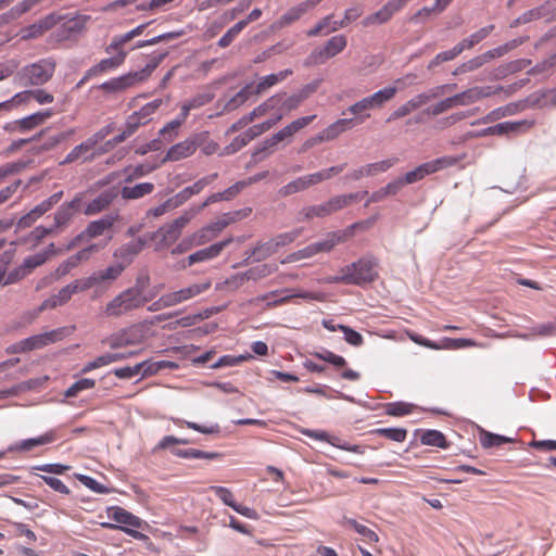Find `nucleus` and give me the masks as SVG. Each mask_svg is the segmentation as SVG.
Segmentation results:
<instances>
[{
  "label": "nucleus",
  "mask_w": 556,
  "mask_h": 556,
  "mask_svg": "<svg viewBox=\"0 0 556 556\" xmlns=\"http://www.w3.org/2000/svg\"><path fill=\"white\" fill-rule=\"evenodd\" d=\"M149 278H138L136 286L130 287L118 293L104 307L106 317L117 318L141 308L152 296L143 295V288L148 283Z\"/></svg>",
  "instance_id": "obj_1"
},
{
  "label": "nucleus",
  "mask_w": 556,
  "mask_h": 556,
  "mask_svg": "<svg viewBox=\"0 0 556 556\" xmlns=\"http://www.w3.org/2000/svg\"><path fill=\"white\" fill-rule=\"evenodd\" d=\"M164 58L165 54L154 55L142 70L129 72L119 77L112 78L109 81L103 83L100 88L108 92H121L136 86L137 84L143 83L152 75Z\"/></svg>",
  "instance_id": "obj_2"
},
{
  "label": "nucleus",
  "mask_w": 556,
  "mask_h": 556,
  "mask_svg": "<svg viewBox=\"0 0 556 556\" xmlns=\"http://www.w3.org/2000/svg\"><path fill=\"white\" fill-rule=\"evenodd\" d=\"M197 214L198 211H186L182 215L174 219L172 223L160 227L151 236V240L154 242V249L156 251H161L174 244L180 237L184 228L191 222V219Z\"/></svg>",
  "instance_id": "obj_3"
},
{
  "label": "nucleus",
  "mask_w": 556,
  "mask_h": 556,
  "mask_svg": "<svg viewBox=\"0 0 556 556\" xmlns=\"http://www.w3.org/2000/svg\"><path fill=\"white\" fill-rule=\"evenodd\" d=\"M108 516L110 519H112L115 522L123 525V526L104 522V523H102V527H104L106 529L122 530L126 534L130 535L131 538H134L136 540H146L147 539L146 534H143L142 532L137 530L142 527L143 521L139 517L129 513L128 510H126L119 506H112V507L108 508Z\"/></svg>",
  "instance_id": "obj_4"
},
{
  "label": "nucleus",
  "mask_w": 556,
  "mask_h": 556,
  "mask_svg": "<svg viewBox=\"0 0 556 556\" xmlns=\"http://www.w3.org/2000/svg\"><path fill=\"white\" fill-rule=\"evenodd\" d=\"M378 262L374 257H362L358 261L341 268L345 273L349 285L364 286L375 281L378 277Z\"/></svg>",
  "instance_id": "obj_5"
},
{
  "label": "nucleus",
  "mask_w": 556,
  "mask_h": 556,
  "mask_svg": "<svg viewBox=\"0 0 556 556\" xmlns=\"http://www.w3.org/2000/svg\"><path fill=\"white\" fill-rule=\"evenodd\" d=\"M113 131L112 125H108L87 140L76 146L64 159L62 164H70L77 161H92L99 153L94 152V148L99 142H101L106 136H109Z\"/></svg>",
  "instance_id": "obj_6"
},
{
  "label": "nucleus",
  "mask_w": 556,
  "mask_h": 556,
  "mask_svg": "<svg viewBox=\"0 0 556 556\" xmlns=\"http://www.w3.org/2000/svg\"><path fill=\"white\" fill-rule=\"evenodd\" d=\"M290 75H292L291 70H283L277 74H270L262 77L256 85L248 84L231 99L230 103L236 106L240 105L244 103L252 94L263 93L265 90L274 87L278 83L283 81Z\"/></svg>",
  "instance_id": "obj_7"
},
{
  "label": "nucleus",
  "mask_w": 556,
  "mask_h": 556,
  "mask_svg": "<svg viewBox=\"0 0 556 556\" xmlns=\"http://www.w3.org/2000/svg\"><path fill=\"white\" fill-rule=\"evenodd\" d=\"M68 334V329L65 327L53 329L51 331H47L40 334H35L29 338H26L20 342H16L12 345V351L14 353H23L33 350L42 349L47 345L61 341Z\"/></svg>",
  "instance_id": "obj_8"
},
{
  "label": "nucleus",
  "mask_w": 556,
  "mask_h": 556,
  "mask_svg": "<svg viewBox=\"0 0 556 556\" xmlns=\"http://www.w3.org/2000/svg\"><path fill=\"white\" fill-rule=\"evenodd\" d=\"M357 199V193L337 195L329 199L327 202L323 204L307 206L303 208L301 213L306 219H311L314 217H325L349 206L352 202L356 201Z\"/></svg>",
  "instance_id": "obj_9"
},
{
  "label": "nucleus",
  "mask_w": 556,
  "mask_h": 556,
  "mask_svg": "<svg viewBox=\"0 0 556 556\" xmlns=\"http://www.w3.org/2000/svg\"><path fill=\"white\" fill-rule=\"evenodd\" d=\"M348 45V39L344 35H337L331 37L326 43L316 48L305 60V65H318L324 64L327 60L341 53Z\"/></svg>",
  "instance_id": "obj_10"
},
{
  "label": "nucleus",
  "mask_w": 556,
  "mask_h": 556,
  "mask_svg": "<svg viewBox=\"0 0 556 556\" xmlns=\"http://www.w3.org/2000/svg\"><path fill=\"white\" fill-rule=\"evenodd\" d=\"M315 118L316 115H309L293 121L292 123L280 129L278 132L267 138L262 143V146L254 152L253 156L257 157L261 153L276 147L279 142L288 138H291L294 134L309 125Z\"/></svg>",
  "instance_id": "obj_11"
},
{
  "label": "nucleus",
  "mask_w": 556,
  "mask_h": 556,
  "mask_svg": "<svg viewBox=\"0 0 556 556\" xmlns=\"http://www.w3.org/2000/svg\"><path fill=\"white\" fill-rule=\"evenodd\" d=\"M55 71V63L50 59H42L23 67L21 74L29 85L40 86L49 81Z\"/></svg>",
  "instance_id": "obj_12"
},
{
  "label": "nucleus",
  "mask_w": 556,
  "mask_h": 556,
  "mask_svg": "<svg viewBox=\"0 0 556 556\" xmlns=\"http://www.w3.org/2000/svg\"><path fill=\"white\" fill-rule=\"evenodd\" d=\"M455 164L456 160L454 157L442 156L433 161L420 164L415 169L407 172L402 178L406 185L415 184L430 174H434Z\"/></svg>",
  "instance_id": "obj_13"
},
{
  "label": "nucleus",
  "mask_w": 556,
  "mask_h": 556,
  "mask_svg": "<svg viewBox=\"0 0 556 556\" xmlns=\"http://www.w3.org/2000/svg\"><path fill=\"white\" fill-rule=\"evenodd\" d=\"M203 138V134H197L181 142L172 146L167 150L166 155L162 160V163L177 162L191 156L192 154H194L198 147L202 143Z\"/></svg>",
  "instance_id": "obj_14"
},
{
  "label": "nucleus",
  "mask_w": 556,
  "mask_h": 556,
  "mask_svg": "<svg viewBox=\"0 0 556 556\" xmlns=\"http://www.w3.org/2000/svg\"><path fill=\"white\" fill-rule=\"evenodd\" d=\"M105 52L111 54V58L101 60L98 64L90 67L86 73V78L98 76L102 73L114 71L124 64L128 51L125 48L111 49V43L105 48Z\"/></svg>",
  "instance_id": "obj_15"
},
{
  "label": "nucleus",
  "mask_w": 556,
  "mask_h": 556,
  "mask_svg": "<svg viewBox=\"0 0 556 556\" xmlns=\"http://www.w3.org/2000/svg\"><path fill=\"white\" fill-rule=\"evenodd\" d=\"M503 86H475L471 88H468L459 93H456V100L458 106H467L471 105L482 99L492 97L494 94L500 93L501 91H507Z\"/></svg>",
  "instance_id": "obj_16"
},
{
  "label": "nucleus",
  "mask_w": 556,
  "mask_h": 556,
  "mask_svg": "<svg viewBox=\"0 0 556 556\" xmlns=\"http://www.w3.org/2000/svg\"><path fill=\"white\" fill-rule=\"evenodd\" d=\"M409 0H390L376 13L367 15L362 24L364 27L387 23L391 17L403 9Z\"/></svg>",
  "instance_id": "obj_17"
},
{
  "label": "nucleus",
  "mask_w": 556,
  "mask_h": 556,
  "mask_svg": "<svg viewBox=\"0 0 556 556\" xmlns=\"http://www.w3.org/2000/svg\"><path fill=\"white\" fill-rule=\"evenodd\" d=\"M52 115L53 112L51 110L36 112L26 117L12 122L9 126H7L5 129L9 131L20 132L29 131L43 124Z\"/></svg>",
  "instance_id": "obj_18"
},
{
  "label": "nucleus",
  "mask_w": 556,
  "mask_h": 556,
  "mask_svg": "<svg viewBox=\"0 0 556 556\" xmlns=\"http://www.w3.org/2000/svg\"><path fill=\"white\" fill-rule=\"evenodd\" d=\"M211 287L212 281L210 279H206L204 281L185 287L180 290L168 292V294L172 300L173 306H176L206 292L207 290H210Z\"/></svg>",
  "instance_id": "obj_19"
},
{
  "label": "nucleus",
  "mask_w": 556,
  "mask_h": 556,
  "mask_svg": "<svg viewBox=\"0 0 556 556\" xmlns=\"http://www.w3.org/2000/svg\"><path fill=\"white\" fill-rule=\"evenodd\" d=\"M438 93L429 94V93H419L416 97L412 98L401 106H399L395 111L392 112V114L387 119L388 122L395 121L402 117L407 116L413 111L419 109L427 102H429L433 97H435Z\"/></svg>",
  "instance_id": "obj_20"
},
{
  "label": "nucleus",
  "mask_w": 556,
  "mask_h": 556,
  "mask_svg": "<svg viewBox=\"0 0 556 556\" xmlns=\"http://www.w3.org/2000/svg\"><path fill=\"white\" fill-rule=\"evenodd\" d=\"M232 242V238H228L220 242L214 243L205 249L199 250L188 256V266H192L195 263L208 261L218 256L222 251Z\"/></svg>",
  "instance_id": "obj_21"
},
{
  "label": "nucleus",
  "mask_w": 556,
  "mask_h": 556,
  "mask_svg": "<svg viewBox=\"0 0 556 556\" xmlns=\"http://www.w3.org/2000/svg\"><path fill=\"white\" fill-rule=\"evenodd\" d=\"M81 199L79 197L74 198L71 202L65 203L59 207L54 214V230L65 227L73 218L74 214L80 208Z\"/></svg>",
  "instance_id": "obj_22"
},
{
  "label": "nucleus",
  "mask_w": 556,
  "mask_h": 556,
  "mask_svg": "<svg viewBox=\"0 0 556 556\" xmlns=\"http://www.w3.org/2000/svg\"><path fill=\"white\" fill-rule=\"evenodd\" d=\"M349 235H351V232L333 231L328 233L324 240L309 244L313 256L318 253L330 252L337 244L343 243Z\"/></svg>",
  "instance_id": "obj_23"
},
{
  "label": "nucleus",
  "mask_w": 556,
  "mask_h": 556,
  "mask_svg": "<svg viewBox=\"0 0 556 556\" xmlns=\"http://www.w3.org/2000/svg\"><path fill=\"white\" fill-rule=\"evenodd\" d=\"M533 123L528 121L504 122L481 130L480 136H503L509 132H517L522 127L529 129Z\"/></svg>",
  "instance_id": "obj_24"
},
{
  "label": "nucleus",
  "mask_w": 556,
  "mask_h": 556,
  "mask_svg": "<svg viewBox=\"0 0 556 556\" xmlns=\"http://www.w3.org/2000/svg\"><path fill=\"white\" fill-rule=\"evenodd\" d=\"M316 178L317 177L315 176L314 173L299 177V178L292 180L291 182L287 184L286 186H283L279 190V193L282 197H289L293 193L304 191V190L308 189L309 187L318 184Z\"/></svg>",
  "instance_id": "obj_25"
},
{
  "label": "nucleus",
  "mask_w": 556,
  "mask_h": 556,
  "mask_svg": "<svg viewBox=\"0 0 556 556\" xmlns=\"http://www.w3.org/2000/svg\"><path fill=\"white\" fill-rule=\"evenodd\" d=\"M159 367L149 365L147 362L139 363L132 367H122L114 370V375L119 379H130L142 372L143 376L154 374Z\"/></svg>",
  "instance_id": "obj_26"
},
{
  "label": "nucleus",
  "mask_w": 556,
  "mask_h": 556,
  "mask_svg": "<svg viewBox=\"0 0 556 556\" xmlns=\"http://www.w3.org/2000/svg\"><path fill=\"white\" fill-rule=\"evenodd\" d=\"M144 247V242L141 239L131 241L127 244L122 245L116 250L114 256L121 258V264L125 265V268L132 262L134 257L141 252Z\"/></svg>",
  "instance_id": "obj_27"
},
{
  "label": "nucleus",
  "mask_w": 556,
  "mask_h": 556,
  "mask_svg": "<svg viewBox=\"0 0 556 556\" xmlns=\"http://www.w3.org/2000/svg\"><path fill=\"white\" fill-rule=\"evenodd\" d=\"M278 112H282L281 97L279 94H276L268 98L263 103L254 108V110L251 111V114L254 117V119H256L269 113H273L271 117H274Z\"/></svg>",
  "instance_id": "obj_28"
},
{
  "label": "nucleus",
  "mask_w": 556,
  "mask_h": 556,
  "mask_svg": "<svg viewBox=\"0 0 556 556\" xmlns=\"http://www.w3.org/2000/svg\"><path fill=\"white\" fill-rule=\"evenodd\" d=\"M341 525L350 529H353L356 533H358L362 536V540L365 543L372 544L379 541V536L375 531H372L365 525L359 523L357 520L353 518L343 517Z\"/></svg>",
  "instance_id": "obj_29"
},
{
  "label": "nucleus",
  "mask_w": 556,
  "mask_h": 556,
  "mask_svg": "<svg viewBox=\"0 0 556 556\" xmlns=\"http://www.w3.org/2000/svg\"><path fill=\"white\" fill-rule=\"evenodd\" d=\"M354 121L352 118H341L320 131L325 141H331L338 138L342 132L352 128Z\"/></svg>",
  "instance_id": "obj_30"
},
{
  "label": "nucleus",
  "mask_w": 556,
  "mask_h": 556,
  "mask_svg": "<svg viewBox=\"0 0 556 556\" xmlns=\"http://www.w3.org/2000/svg\"><path fill=\"white\" fill-rule=\"evenodd\" d=\"M114 224V218L110 216H105L98 220H93L89 223L86 230L81 233L80 237H88L90 239L102 236L105 230L110 229Z\"/></svg>",
  "instance_id": "obj_31"
},
{
  "label": "nucleus",
  "mask_w": 556,
  "mask_h": 556,
  "mask_svg": "<svg viewBox=\"0 0 556 556\" xmlns=\"http://www.w3.org/2000/svg\"><path fill=\"white\" fill-rule=\"evenodd\" d=\"M216 178V173L205 176L195 181L193 185L186 187L179 194L176 195V198L179 201L184 202L190 197L200 193L207 185L212 184Z\"/></svg>",
  "instance_id": "obj_32"
},
{
  "label": "nucleus",
  "mask_w": 556,
  "mask_h": 556,
  "mask_svg": "<svg viewBox=\"0 0 556 556\" xmlns=\"http://www.w3.org/2000/svg\"><path fill=\"white\" fill-rule=\"evenodd\" d=\"M154 185L152 182H141L132 187L125 186L121 190L123 199L135 200L152 193Z\"/></svg>",
  "instance_id": "obj_33"
},
{
  "label": "nucleus",
  "mask_w": 556,
  "mask_h": 556,
  "mask_svg": "<svg viewBox=\"0 0 556 556\" xmlns=\"http://www.w3.org/2000/svg\"><path fill=\"white\" fill-rule=\"evenodd\" d=\"M54 23V18L52 16H48L45 20L39 21L22 30L23 39H31L37 38L43 35L47 30H49Z\"/></svg>",
  "instance_id": "obj_34"
},
{
  "label": "nucleus",
  "mask_w": 556,
  "mask_h": 556,
  "mask_svg": "<svg viewBox=\"0 0 556 556\" xmlns=\"http://www.w3.org/2000/svg\"><path fill=\"white\" fill-rule=\"evenodd\" d=\"M72 296L73 295H72L70 289L67 288V286H65L61 290H59V292L56 294H53L50 298H48L47 300H45L41 303L39 309L45 311V309H52L58 306H62V305L66 304L72 299Z\"/></svg>",
  "instance_id": "obj_35"
},
{
  "label": "nucleus",
  "mask_w": 556,
  "mask_h": 556,
  "mask_svg": "<svg viewBox=\"0 0 556 556\" xmlns=\"http://www.w3.org/2000/svg\"><path fill=\"white\" fill-rule=\"evenodd\" d=\"M124 270H125V265L118 263V264L109 266L108 268H105L103 270L96 271L91 276L96 278L94 286H98L104 281L116 280Z\"/></svg>",
  "instance_id": "obj_36"
},
{
  "label": "nucleus",
  "mask_w": 556,
  "mask_h": 556,
  "mask_svg": "<svg viewBox=\"0 0 556 556\" xmlns=\"http://www.w3.org/2000/svg\"><path fill=\"white\" fill-rule=\"evenodd\" d=\"M55 439V433L53 431H49L38 438L22 440L21 442L17 443L16 450L30 451L36 446L49 444L53 442Z\"/></svg>",
  "instance_id": "obj_37"
},
{
  "label": "nucleus",
  "mask_w": 556,
  "mask_h": 556,
  "mask_svg": "<svg viewBox=\"0 0 556 556\" xmlns=\"http://www.w3.org/2000/svg\"><path fill=\"white\" fill-rule=\"evenodd\" d=\"M283 118V112H278L274 117L266 119L261 124L253 125L247 130L248 137L252 140L262 134L266 132L270 128H273L276 124H278Z\"/></svg>",
  "instance_id": "obj_38"
},
{
  "label": "nucleus",
  "mask_w": 556,
  "mask_h": 556,
  "mask_svg": "<svg viewBox=\"0 0 556 556\" xmlns=\"http://www.w3.org/2000/svg\"><path fill=\"white\" fill-rule=\"evenodd\" d=\"M157 165H149V164H139L136 166H127L124 168L123 173L125 175V182H131L138 178H141L154 169H156Z\"/></svg>",
  "instance_id": "obj_39"
},
{
  "label": "nucleus",
  "mask_w": 556,
  "mask_h": 556,
  "mask_svg": "<svg viewBox=\"0 0 556 556\" xmlns=\"http://www.w3.org/2000/svg\"><path fill=\"white\" fill-rule=\"evenodd\" d=\"M147 25L148 24H141L125 34L114 36L111 41V49L125 48V46L128 42H130L135 37L140 36L143 33Z\"/></svg>",
  "instance_id": "obj_40"
},
{
  "label": "nucleus",
  "mask_w": 556,
  "mask_h": 556,
  "mask_svg": "<svg viewBox=\"0 0 556 556\" xmlns=\"http://www.w3.org/2000/svg\"><path fill=\"white\" fill-rule=\"evenodd\" d=\"M113 197L109 192H103L93 199L85 208L86 215H94L105 210L112 202Z\"/></svg>",
  "instance_id": "obj_41"
},
{
  "label": "nucleus",
  "mask_w": 556,
  "mask_h": 556,
  "mask_svg": "<svg viewBox=\"0 0 556 556\" xmlns=\"http://www.w3.org/2000/svg\"><path fill=\"white\" fill-rule=\"evenodd\" d=\"M294 298H301V299L309 300V301H323L324 300V294L320 293V292H299V293H292V294H288V295L282 296V298L274 299L273 301H269L267 303V305L268 306H279V305L288 303L291 299H294Z\"/></svg>",
  "instance_id": "obj_42"
},
{
  "label": "nucleus",
  "mask_w": 556,
  "mask_h": 556,
  "mask_svg": "<svg viewBox=\"0 0 556 556\" xmlns=\"http://www.w3.org/2000/svg\"><path fill=\"white\" fill-rule=\"evenodd\" d=\"M397 93V88L394 86L386 87L381 90L369 96V100L374 109L381 108L386 102L392 100Z\"/></svg>",
  "instance_id": "obj_43"
},
{
  "label": "nucleus",
  "mask_w": 556,
  "mask_h": 556,
  "mask_svg": "<svg viewBox=\"0 0 556 556\" xmlns=\"http://www.w3.org/2000/svg\"><path fill=\"white\" fill-rule=\"evenodd\" d=\"M420 442L424 445L437 446L441 448L447 447V442L444 434L439 430H426L420 437Z\"/></svg>",
  "instance_id": "obj_44"
},
{
  "label": "nucleus",
  "mask_w": 556,
  "mask_h": 556,
  "mask_svg": "<svg viewBox=\"0 0 556 556\" xmlns=\"http://www.w3.org/2000/svg\"><path fill=\"white\" fill-rule=\"evenodd\" d=\"M63 197V191H59L53 193L51 197L36 205L30 212V214L36 218H40L43 214L50 211L55 204L60 202Z\"/></svg>",
  "instance_id": "obj_45"
},
{
  "label": "nucleus",
  "mask_w": 556,
  "mask_h": 556,
  "mask_svg": "<svg viewBox=\"0 0 556 556\" xmlns=\"http://www.w3.org/2000/svg\"><path fill=\"white\" fill-rule=\"evenodd\" d=\"M175 425L178 427H186L203 434H217L220 432V427L217 424L211 426H202L193 421H187L184 419H175Z\"/></svg>",
  "instance_id": "obj_46"
},
{
  "label": "nucleus",
  "mask_w": 556,
  "mask_h": 556,
  "mask_svg": "<svg viewBox=\"0 0 556 556\" xmlns=\"http://www.w3.org/2000/svg\"><path fill=\"white\" fill-rule=\"evenodd\" d=\"M372 433L400 443L407 438V430L404 428H378Z\"/></svg>",
  "instance_id": "obj_47"
},
{
  "label": "nucleus",
  "mask_w": 556,
  "mask_h": 556,
  "mask_svg": "<svg viewBox=\"0 0 556 556\" xmlns=\"http://www.w3.org/2000/svg\"><path fill=\"white\" fill-rule=\"evenodd\" d=\"M415 405L405 402H393L386 405V414L393 417H402L414 412Z\"/></svg>",
  "instance_id": "obj_48"
},
{
  "label": "nucleus",
  "mask_w": 556,
  "mask_h": 556,
  "mask_svg": "<svg viewBox=\"0 0 556 556\" xmlns=\"http://www.w3.org/2000/svg\"><path fill=\"white\" fill-rule=\"evenodd\" d=\"M406 184L403 181V178H397L391 182H389L386 187L380 189L379 191L372 194L374 201H379L388 195L396 194Z\"/></svg>",
  "instance_id": "obj_49"
},
{
  "label": "nucleus",
  "mask_w": 556,
  "mask_h": 556,
  "mask_svg": "<svg viewBox=\"0 0 556 556\" xmlns=\"http://www.w3.org/2000/svg\"><path fill=\"white\" fill-rule=\"evenodd\" d=\"M302 235V228L293 229L289 232L279 233L271 239V244H275L277 251L295 241Z\"/></svg>",
  "instance_id": "obj_50"
},
{
  "label": "nucleus",
  "mask_w": 556,
  "mask_h": 556,
  "mask_svg": "<svg viewBox=\"0 0 556 556\" xmlns=\"http://www.w3.org/2000/svg\"><path fill=\"white\" fill-rule=\"evenodd\" d=\"M508 442H511L510 438L500 435V434H494V433L486 432V431L482 432L480 435V443L484 448L500 446V445H503Z\"/></svg>",
  "instance_id": "obj_51"
},
{
  "label": "nucleus",
  "mask_w": 556,
  "mask_h": 556,
  "mask_svg": "<svg viewBox=\"0 0 556 556\" xmlns=\"http://www.w3.org/2000/svg\"><path fill=\"white\" fill-rule=\"evenodd\" d=\"M397 163V159H388L366 165L367 177L384 173Z\"/></svg>",
  "instance_id": "obj_52"
},
{
  "label": "nucleus",
  "mask_w": 556,
  "mask_h": 556,
  "mask_svg": "<svg viewBox=\"0 0 556 556\" xmlns=\"http://www.w3.org/2000/svg\"><path fill=\"white\" fill-rule=\"evenodd\" d=\"M305 13V8H303L299 3L298 5L289 9L285 14H282L278 21V24L280 27L288 26L298 21Z\"/></svg>",
  "instance_id": "obj_53"
},
{
  "label": "nucleus",
  "mask_w": 556,
  "mask_h": 556,
  "mask_svg": "<svg viewBox=\"0 0 556 556\" xmlns=\"http://www.w3.org/2000/svg\"><path fill=\"white\" fill-rule=\"evenodd\" d=\"M96 381L90 378H83L75 383H73L64 393L66 397H75L77 396L81 391L89 390L94 388Z\"/></svg>",
  "instance_id": "obj_54"
},
{
  "label": "nucleus",
  "mask_w": 556,
  "mask_h": 556,
  "mask_svg": "<svg viewBox=\"0 0 556 556\" xmlns=\"http://www.w3.org/2000/svg\"><path fill=\"white\" fill-rule=\"evenodd\" d=\"M520 43H521V40L515 39V40H511L509 42H506L503 46H500L497 48H494L492 50L486 51L485 53H483L484 58L486 60V63L489 61L493 60V59L503 56L504 54H506L510 50H513L516 47H518Z\"/></svg>",
  "instance_id": "obj_55"
},
{
  "label": "nucleus",
  "mask_w": 556,
  "mask_h": 556,
  "mask_svg": "<svg viewBox=\"0 0 556 556\" xmlns=\"http://www.w3.org/2000/svg\"><path fill=\"white\" fill-rule=\"evenodd\" d=\"M210 314H211V312H206L205 314H195V315H189V316L181 317V318L177 319L176 321L169 324L168 329L173 330V329H176L177 327H182V328L191 327V326L195 325L197 323L203 320L204 318H207L210 316Z\"/></svg>",
  "instance_id": "obj_56"
},
{
  "label": "nucleus",
  "mask_w": 556,
  "mask_h": 556,
  "mask_svg": "<svg viewBox=\"0 0 556 556\" xmlns=\"http://www.w3.org/2000/svg\"><path fill=\"white\" fill-rule=\"evenodd\" d=\"M455 106H458V104H457L456 97L454 94L452 97H448V98H445V99L439 101L438 103H435L434 105L429 108L426 111V113L437 116V115H440Z\"/></svg>",
  "instance_id": "obj_57"
},
{
  "label": "nucleus",
  "mask_w": 556,
  "mask_h": 556,
  "mask_svg": "<svg viewBox=\"0 0 556 556\" xmlns=\"http://www.w3.org/2000/svg\"><path fill=\"white\" fill-rule=\"evenodd\" d=\"M94 279L96 278L90 275L89 277L86 278L75 279L66 286L70 289L72 295H74L79 292H85L94 287Z\"/></svg>",
  "instance_id": "obj_58"
},
{
  "label": "nucleus",
  "mask_w": 556,
  "mask_h": 556,
  "mask_svg": "<svg viewBox=\"0 0 556 556\" xmlns=\"http://www.w3.org/2000/svg\"><path fill=\"white\" fill-rule=\"evenodd\" d=\"M31 100L30 91L25 90L14 94L10 100L0 103V110H11L22 104H27Z\"/></svg>",
  "instance_id": "obj_59"
},
{
  "label": "nucleus",
  "mask_w": 556,
  "mask_h": 556,
  "mask_svg": "<svg viewBox=\"0 0 556 556\" xmlns=\"http://www.w3.org/2000/svg\"><path fill=\"white\" fill-rule=\"evenodd\" d=\"M182 204V201H179L176 197L170 198L163 202L162 204L152 207L149 210L148 215H152L154 217H160L164 215L165 213L169 212L170 210H174Z\"/></svg>",
  "instance_id": "obj_60"
},
{
  "label": "nucleus",
  "mask_w": 556,
  "mask_h": 556,
  "mask_svg": "<svg viewBox=\"0 0 556 556\" xmlns=\"http://www.w3.org/2000/svg\"><path fill=\"white\" fill-rule=\"evenodd\" d=\"M236 222V217L230 213L224 214L222 217L217 218L215 222L211 223L206 227L210 228V231L214 233V239L230 224Z\"/></svg>",
  "instance_id": "obj_61"
},
{
  "label": "nucleus",
  "mask_w": 556,
  "mask_h": 556,
  "mask_svg": "<svg viewBox=\"0 0 556 556\" xmlns=\"http://www.w3.org/2000/svg\"><path fill=\"white\" fill-rule=\"evenodd\" d=\"M244 29L243 23H236L230 27L218 40L220 48H227L236 39V37Z\"/></svg>",
  "instance_id": "obj_62"
},
{
  "label": "nucleus",
  "mask_w": 556,
  "mask_h": 556,
  "mask_svg": "<svg viewBox=\"0 0 556 556\" xmlns=\"http://www.w3.org/2000/svg\"><path fill=\"white\" fill-rule=\"evenodd\" d=\"M313 356H315L318 359L325 361L329 364H332L336 367H344L346 365V361L344 357L334 354L331 351L324 350L323 352H315L313 353Z\"/></svg>",
  "instance_id": "obj_63"
},
{
  "label": "nucleus",
  "mask_w": 556,
  "mask_h": 556,
  "mask_svg": "<svg viewBox=\"0 0 556 556\" xmlns=\"http://www.w3.org/2000/svg\"><path fill=\"white\" fill-rule=\"evenodd\" d=\"M180 126L178 121L173 119L159 131V135L164 141L172 142L178 136Z\"/></svg>",
  "instance_id": "obj_64"
}]
</instances>
